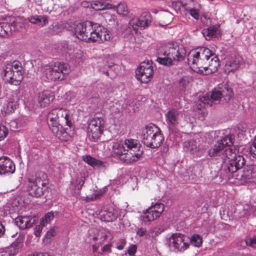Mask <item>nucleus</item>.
I'll use <instances>...</instances> for the list:
<instances>
[{"label":"nucleus","mask_w":256,"mask_h":256,"mask_svg":"<svg viewBox=\"0 0 256 256\" xmlns=\"http://www.w3.org/2000/svg\"><path fill=\"white\" fill-rule=\"evenodd\" d=\"M47 118L49 128L54 134L60 140H68L70 136L67 132L68 128L64 126L71 127L72 125L69 111L62 108H52L48 114Z\"/></svg>","instance_id":"obj_1"},{"label":"nucleus","mask_w":256,"mask_h":256,"mask_svg":"<svg viewBox=\"0 0 256 256\" xmlns=\"http://www.w3.org/2000/svg\"><path fill=\"white\" fill-rule=\"evenodd\" d=\"M112 155L117 156L126 164L138 161L142 154L141 145L134 139H126L122 141L112 142L110 144Z\"/></svg>","instance_id":"obj_2"},{"label":"nucleus","mask_w":256,"mask_h":256,"mask_svg":"<svg viewBox=\"0 0 256 256\" xmlns=\"http://www.w3.org/2000/svg\"><path fill=\"white\" fill-rule=\"evenodd\" d=\"M72 28L76 36L82 41L100 43L110 39V34L103 27L90 21L74 23Z\"/></svg>","instance_id":"obj_3"},{"label":"nucleus","mask_w":256,"mask_h":256,"mask_svg":"<svg viewBox=\"0 0 256 256\" xmlns=\"http://www.w3.org/2000/svg\"><path fill=\"white\" fill-rule=\"evenodd\" d=\"M222 158V168L228 180L235 178L236 171L242 168L246 163L244 156L236 155L231 148H228L224 150Z\"/></svg>","instance_id":"obj_4"},{"label":"nucleus","mask_w":256,"mask_h":256,"mask_svg":"<svg viewBox=\"0 0 256 256\" xmlns=\"http://www.w3.org/2000/svg\"><path fill=\"white\" fill-rule=\"evenodd\" d=\"M70 72L68 64L60 62H50L42 67V72L48 80L56 81L62 80Z\"/></svg>","instance_id":"obj_5"},{"label":"nucleus","mask_w":256,"mask_h":256,"mask_svg":"<svg viewBox=\"0 0 256 256\" xmlns=\"http://www.w3.org/2000/svg\"><path fill=\"white\" fill-rule=\"evenodd\" d=\"M164 140L162 131L156 125L147 126L142 130V142L147 147L158 148L162 144Z\"/></svg>","instance_id":"obj_6"},{"label":"nucleus","mask_w":256,"mask_h":256,"mask_svg":"<svg viewBox=\"0 0 256 256\" xmlns=\"http://www.w3.org/2000/svg\"><path fill=\"white\" fill-rule=\"evenodd\" d=\"M22 70L21 63L18 61L7 64L4 67V80L10 84L19 85L23 78Z\"/></svg>","instance_id":"obj_7"},{"label":"nucleus","mask_w":256,"mask_h":256,"mask_svg":"<svg viewBox=\"0 0 256 256\" xmlns=\"http://www.w3.org/2000/svg\"><path fill=\"white\" fill-rule=\"evenodd\" d=\"M28 192L30 196L40 198L44 194L48 184L47 176L44 173L39 174L36 178H28Z\"/></svg>","instance_id":"obj_8"},{"label":"nucleus","mask_w":256,"mask_h":256,"mask_svg":"<svg viewBox=\"0 0 256 256\" xmlns=\"http://www.w3.org/2000/svg\"><path fill=\"white\" fill-rule=\"evenodd\" d=\"M160 56H166L174 61L184 60L186 55L184 48L180 47L176 42H168L163 44L159 50Z\"/></svg>","instance_id":"obj_9"},{"label":"nucleus","mask_w":256,"mask_h":256,"mask_svg":"<svg viewBox=\"0 0 256 256\" xmlns=\"http://www.w3.org/2000/svg\"><path fill=\"white\" fill-rule=\"evenodd\" d=\"M104 120L102 117L96 116L91 119L88 124L87 134L88 140L97 142L104 132Z\"/></svg>","instance_id":"obj_10"},{"label":"nucleus","mask_w":256,"mask_h":256,"mask_svg":"<svg viewBox=\"0 0 256 256\" xmlns=\"http://www.w3.org/2000/svg\"><path fill=\"white\" fill-rule=\"evenodd\" d=\"M169 248L175 252H184L189 246L188 238L180 233L172 234L166 240Z\"/></svg>","instance_id":"obj_11"},{"label":"nucleus","mask_w":256,"mask_h":256,"mask_svg":"<svg viewBox=\"0 0 256 256\" xmlns=\"http://www.w3.org/2000/svg\"><path fill=\"white\" fill-rule=\"evenodd\" d=\"M153 62L151 60L141 62L136 71V76L138 80L147 84L154 76Z\"/></svg>","instance_id":"obj_12"},{"label":"nucleus","mask_w":256,"mask_h":256,"mask_svg":"<svg viewBox=\"0 0 256 256\" xmlns=\"http://www.w3.org/2000/svg\"><path fill=\"white\" fill-rule=\"evenodd\" d=\"M164 205L160 202L156 203L144 212L142 218L145 222L153 221L158 218L164 210Z\"/></svg>","instance_id":"obj_13"},{"label":"nucleus","mask_w":256,"mask_h":256,"mask_svg":"<svg viewBox=\"0 0 256 256\" xmlns=\"http://www.w3.org/2000/svg\"><path fill=\"white\" fill-rule=\"evenodd\" d=\"M234 178L241 184L255 182L256 181V166H248L240 174L236 175Z\"/></svg>","instance_id":"obj_14"},{"label":"nucleus","mask_w":256,"mask_h":256,"mask_svg":"<svg viewBox=\"0 0 256 256\" xmlns=\"http://www.w3.org/2000/svg\"><path fill=\"white\" fill-rule=\"evenodd\" d=\"M214 52L208 48L206 47L198 48L190 50L188 54L190 60L194 62L195 58H202V60H209Z\"/></svg>","instance_id":"obj_15"},{"label":"nucleus","mask_w":256,"mask_h":256,"mask_svg":"<svg viewBox=\"0 0 256 256\" xmlns=\"http://www.w3.org/2000/svg\"><path fill=\"white\" fill-rule=\"evenodd\" d=\"M14 162L8 157L0 158V174H12L15 172Z\"/></svg>","instance_id":"obj_16"},{"label":"nucleus","mask_w":256,"mask_h":256,"mask_svg":"<svg viewBox=\"0 0 256 256\" xmlns=\"http://www.w3.org/2000/svg\"><path fill=\"white\" fill-rule=\"evenodd\" d=\"M182 113L176 110H168L166 114V120L169 127H174L182 124Z\"/></svg>","instance_id":"obj_17"},{"label":"nucleus","mask_w":256,"mask_h":256,"mask_svg":"<svg viewBox=\"0 0 256 256\" xmlns=\"http://www.w3.org/2000/svg\"><path fill=\"white\" fill-rule=\"evenodd\" d=\"M194 60L192 62L190 60V57H188V64L191 69L196 72L204 74L206 72V66H207V60H202V58H194Z\"/></svg>","instance_id":"obj_18"},{"label":"nucleus","mask_w":256,"mask_h":256,"mask_svg":"<svg viewBox=\"0 0 256 256\" xmlns=\"http://www.w3.org/2000/svg\"><path fill=\"white\" fill-rule=\"evenodd\" d=\"M118 216V212L113 208L108 210H102L98 214V218L103 222H112L116 220Z\"/></svg>","instance_id":"obj_19"},{"label":"nucleus","mask_w":256,"mask_h":256,"mask_svg":"<svg viewBox=\"0 0 256 256\" xmlns=\"http://www.w3.org/2000/svg\"><path fill=\"white\" fill-rule=\"evenodd\" d=\"M54 99L53 93L48 90H44L38 94V103L41 108L48 106Z\"/></svg>","instance_id":"obj_20"},{"label":"nucleus","mask_w":256,"mask_h":256,"mask_svg":"<svg viewBox=\"0 0 256 256\" xmlns=\"http://www.w3.org/2000/svg\"><path fill=\"white\" fill-rule=\"evenodd\" d=\"M152 22L150 14L148 12H144L139 19L134 18L130 21V24L140 26L144 28L148 26Z\"/></svg>","instance_id":"obj_21"},{"label":"nucleus","mask_w":256,"mask_h":256,"mask_svg":"<svg viewBox=\"0 0 256 256\" xmlns=\"http://www.w3.org/2000/svg\"><path fill=\"white\" fill-rule=\"evenodd\" d=\"M17 30L18 24L16 22L11 23L0 22V36L4 37Z\"/></svg>","instance_id":"obj_22"},{"label":"nucleus","mask_w":256,"mask_h":256,"mask_svg":"<svg viewBox=\"0 0 256 256\" xmlns=\"http://www.w3.org/2000/svg\"><path fill=\"white\" fill-rule=\"evenodd\" d=\"M221 98L220 93L218 88H215L212 92L210 98L208 96H204L200 99V101L203 104L204 106V107L208 105L210 106H212V103H216V102L219 101Z\"/></svg>","instance_id":"obj_23"},{"label":"nucleus","mask_w":256,"mask_h":256,"mask_svg":"<svg viewBox=\"0 0 256 256\" xmlns=\"http://www.w3.org/2000/svg\"><path fill=\"white\" fill-rule=\"evenodd\" d=\"M242 62V58L238 55H234L228 60L225 64V70L228 72L237 70Z\"/></svg>","instance_id":"obj_24"},{"label":"nucleus","mask_w":256,"mask_h":256,"mask_svg":"<svg viewBox=\"0 0 256 256\" xmlns=\"http://www.w3.org/2000/svg\"><path fill=\"white\" fill-rule=\"evenodd\" d=\"M34 218L31 216H21L16 219V224L22 229L30 228L34 222Z\"/></svg>","instance_id":"obj_25"},{"label":"nucleus","mask_w":256,"mask_h":256,"mask_svg":"<svg viewBox=\"0 0 256 256\" xmlns=\"http://www.w3.org/2000/svg\"><path fill=\"white\" fill-rule=\"evenodd\" d=\"M210 60H208L206 64V72L204 74H208L209 73L216 72L220 66L218 58L214 53L210 56Z\"/></svg>","instance_id":"obj_26"},{"label":"nucleus","mask_w":256,"mask_h":256,"mask_svg":"<svg viewBox=\"0 0 256 256\" xmlns=\"http://www.w3.org/2000/svg\"><path fill=\"white\" fill-rule=\"evenodd\" d=\"M82 160L94 168H100L104 166L102 161L96 159L90 155H85L82 156Z\"/></svg>","instance_id":"obj_27"},{"label":"nucleus","mask_w":256,"mask_h":256,"mask_svg":"<svg viewBox=\"0 0 256 256\" xmlns=\"http://www.w3.org/2000/svg\"><path fill=\"white\" fill-rule=\"evenodd\" d=\"M220 25L215 24L202 30V34L207 40H210L214 36H216L218 32Z\"/></svg>","instance_id":"obj_28"},{"label":"nucleus","mask_w":256,"mask_h":256,"mask_svg":"<svg viewBox=\"0 0 256 256\" xmlns=\"http://www.w3.org/2000/svg\"><path fill=\"white\" fill-rule=\"evenodd\" d=\"M218 90L220 92L222 98H224L226 101H228L233 95L232 90L228 88V86L224 84H220L218 86Z\"/></svg>","instance_id":"obj_29"},{"label":"nucleus","mask_w":256,"mask_h":256,"mask_svg":"<svg viewBox=\"0 0 256 256\" xmlns=\"http://www.w3.org/2000/svg\"><path fill=\"white\" fill-rule=\"evenodd\" d=\"M18 105L17 100L10 99L6 102L3 106V110L8 114H10L15 110Z\"/></svg>","instance_id":"obj_30"},{"label":"nucleus","mask_w":256,"mask_h":256,"mask_svg":"<svg viewBox=\"0 0 256 256\" xmlns=\"http://www.w3.org/2000/svg\"><path fill=\"white\" fill-rule=\"evenodd\" d=\"M224 150L222 144H220V142L218 140L214 146L209 150L208 154L211 157L220 156Z\"/></svg>","instance_id":"obj_31"},{"label":"nucleus","mask_w":256,"mask_h":256,"mask_svg":"<svg viewBox=\"0 0 256 256\" xmlns=\"http://www.w3.org/2000/svg\"><path fill=\"white\" fill-rule=\"evenodd\" d=\"M29 20L31 23L36 24L41 26H42L48 23L47 18L42 16H31Z\"/></svg>","instance_id":"obj_32"},{"label":"nucleus","mask_w":256,"mask_h":256,"mask_svg":"<svg viewBox=\"0 0 256 256\" xmlns=\"http://www.w3.org/2000/svg\"><path fill=\"white\" fill-rule=\"evenodd\" d=\"M23 240L22 238H18L11 244L10 248H8L9 249H10L12 250L13 254L15 255L18 252V250L22 247L23 246Z\"/></svg>","instance_id":"obj_33"},{"label":"nucleus","mask_w":256,"mask_h":256,"mask_svg":"<svg viewBox=\"0 0 256 256\" xmlns=\"http://www.w3.org/2000/svg\"><path fill=\"white\" fill-rule=\"evenodd\" d=\"M162 232L160 228L154 227L148 230L146 234V238L152 240L154 238Z\"/></svg>","instance_id":"obj_34"},{"label":"nucleus","mask_w":256,"mask_h":256,"mask_svg":"<svg viewBox=\"0 0 256 256\" xmlns=\"http://www.w3.org/2000/svg\"><path fill=\"white\" fill-rule=\"evenodd\" d=\"M163 57H158L157 62L164 66H170L172 65L173 60L172 58L166 56H162Z\"/></svg>","instance_id":"obj_35"},{"label":"nucleus","mask_w":256,"mask_h":256,"mask_svg":"<svg viewBox=\"0 0 256 256\" xmlns=\"http://www.w3.org/2000/svg\"><path fill=\"white\" fill-rule=\"evenodd\" d=\"M116 12L118 14L126 16L128 12V9L126 3L121 2L116 6Z\"/></svg>","instance_id":"obj_36"},{"label":"nucleus","mask_w":256,"mask_h":256,"mask_svg":"<svg viewBox=\"0 0 256 256\" xmlns=\"http://www.w3.org/2000/svg\"><path fill=\"white\" fill-rule=\"evenodd\" d=\"M232 136H227L223 138L220 140H219L220 144H222L223 148L224 149V151L228 148H229L228 146L232 144Z\"/></svg>","instance_id":"obj_37"},{"label":"nucleus","mask_w":256,"mask_h":256,"mask_svg":"<svg viewBox=\"0 0 256 256\" xmlns=\"http://www.w3.org/2000/svg\"><path fill=\"white\" fill-rule=\"evenodd\" d=\"M185 146H188L187 148V151L190 152L194 154V152L198 151V146L196 142L194 140H191L188 142H186L184 144Z\"/></svg>","instance_id":"obj_38"},{"label":"nucleus","mask_w":256,"mask_h":256,"mask_svg":"<svg viewBox=\"0 0 256 256\" xmlns=\"http://www.w3.org/2000/svg\"><path fill=\"white\" fill-rule=\"evenodd\" d=\"M192 244L195 246H200L202 242V238L198 234H194L190 240Z\"/></svg>","instance_id":"obj_39"},{"label":"nucleus","mask_w":256,"mask_h":256,"mask_svg":"<svg viewBox=\"0 0 256 256\" xmlns=\"http://www.w3.org/2000/svg\"><path fill=\"white\" fill-rule=\"evenodd\" d=\"M54 214L53 212H49L47 213L44 217L40 220V224L45 225L46 224L50 222L54 218Z\"/></svg>","instance_id":"obj_40"},{"label":"nucleus","mask_w":256,"mask_h":256,"mask_svg":"<svg viewBox=\"0 0 256 256\" xmlns=\"http://www.w3.org/2000/svg\"><path fill=\"white\" fill-rule=\"evenodd\" d=\"M190 78L188 76H184L180 79L179 84L182 89L187 88L190 82Z\"/></svg>","instance_id":"obj_41"},{"label":"nucleus","mask_w":256,"mask_h":256,"mask_svg":"<svg viewBox=\"0 0 256 256\" xmlns=\"http://www.w3.org/2000/svg\"><path fill=\"white\" fill-rule=\"evenodd\" d=\"M161 18L162 22L167 25L171 22L172 18L170 13H166L162 16Z\"/></svg>","instance_id":"obj_42"},{"label":"nucleus","mask_w":256,"mask_h":256,"mask_svg":"<svg viewBox=\"0 0 256 256\" xmlns=\"http://www.w3.org/2000/svg\"><path fill=\"white\" fill-rule=\"evenodd\" d=\"M250 155L254 158H256V138L254 140L252 145L250 148Z\"/></svg>","instance_id":"obj_43"},{"label":"nucleus","mask_w":256,"mask_h":256,"mask_svg":"<svg viewBox=\"0 0 256 256\" xmlns=\"http://www.w3.org/2000/svg\"><path fill=\"white\" fill-rule=\"evenodd\" d=\"M8 130L4 126H0V140L7 136Z\"/></svg>","instance_id":"obj_44"},{"label":"nucleus","mask_w":256,"mask_h":256,"mask_svg":"<svg viewBox=\"0 0 256 256\" xmlns=\"http://www.w3.org/2000/svg\"><path fill=\"white\" fill-rule=\"evenodd\" d=\"M101 252L104 254H110L112 252V244H108L104 246L101 248Z\"/></svg>","instance_id":"obj_45"},{"label":"nucleus","mask_w":256,"mask_h":256,"mask_svg":"<svg viewBox=\"0 0 256 256\" xmlns=\"http://www.w3.org/2000/svg\"><path fill=\"white\" fill-rule=\"evenodd\" d=\"M100 245L98 244H92V250L94 254H96L97 256H102V253L98 251Z\"/></svg>","instance_id":"obj_46"},{"label":"nucleus","mask_w":256,"mask_h":256,"mask_svg":"<svg viewBox=\"0 0 256 256\" xmlns=\"http://www.w3.org/2000/svg\"><path fill=\"white\" fill-rule=\"evenodd\" d=\"M15 254H13L12 250L8 248H6V249L2 250L0 252V256H14Z\"/></svg>","instance_id":"obj_47"},{"label":"nucleus","mask_w":256,"mask_h":256,"mask_svg":"<svg viewBox=\"0 0 256 256\" xmlns=\"http://www.w3.org/2000/svg\"><path fill=\"white\" fill-rule=\"evenodd\" d=\"M44 225H43L40 223V224L36 226L34 230V234L36 236H40V234L42 232V230Z\"/></svg>","instance_id":"obj_48"},{"label":"nucleus","mask_w":256,"mask_h":256,"mask_svg":"<svg viewBox=\"0 0 256 256\" xmlns=\"http://www.w3.org/2000/svg\"><path fill=\"white\" fill-rule=\"evenodd\" d=\"M247 246H250L252 248H256V236L250 240V241H246Z\"/></svg>","instance_id":"obj_49"},{"label":"nucleus","mask_w":256,"mask_h":256,"mask_svg":"<svg viewBox=\"0 0 256 256\" xmlns=\"http://www.w3.org/2000/svg\"><path fill=\"white\" fill-rule=\"evenodd\" d=\"M137 246L135 244H132L128 248V253L130 256H133L136 251Z\"/></svg>","instance_id":"obj_50"},{"label":"nucleus","mask_w":256,"mask_h":256,"mask_svg":"<svg viewBox=\"0 0 256 256\" xmlns=\"http://www.w3.org/2000/svg\"><path fill=\"white\" fill-rule=\"evenodd\" d=\"M190 16L196 20H198L199 18V12L198 10L192 8L190 10Z\"/></svg>","instance_id":"obj_51"},{"label":"nucleus","mask_w":256,"mask_h":256,"mask_svg":"<svg viewBox=\"0 0 256 256\" xmlns=\"http://www.w3.org/2000/svg\"><path fill=\"white\" fill-rule=\"evenodd\" d=\"M146 230L144 228H138L136 231V234L140 236H146Z\"/></svg>","instance_id":"obj_52"},{"label":"nucleus","mask_w":256,"mask_h":256,"mask_svg":"<svg viewBox=\"0 0 256 256\" xmlns=\"http://www.w3.org/2000/svg\"><path fill=\"white\" fill-rule=\"evenodd\" d=\"M56 232L54 228L50 229L46 234V236L48 238H50L55 234Z\"/></svg>","instance_id":"obj_53"},{"label":"nucleus","mask_w":256,"mask_h":256,"mask_svg":"<svg viewBox=\"0 0 256 256\" xmlns=\"http://www.w3.org/2000/svg\"><path fill=\"white\" fill-rule=\"evenodd\" d=\"M136 108H138V107L134 106L133 102L129 104V106H127V110L130 112H134Z\"/></svg>","instance_id":"obj_54"},{"label":"nucleus","mask_w":256,"mask_h":256,"mask_svg":"<svg viewBox=\"0 0 256 256\" xmlns=\"http://www.w3.org/2000/svg\"><path fill=\"white\" fill-rule=\"evenodd\" d=\"M105 18L106 20H108L110 22H112V20L114 22L116 16L114 15L112 16L110 14H106Z\"/></svg>","instance_id":"obj_55"},{"label":"nucleus","mask_w":256,"mask_h":256,"mask_svg":"<svg viewBox=\"0 0 256 256\" xmlns=\"http://www.w3.org/2000/svg\"><path fill=\"white\" fill-rule=\"evenodd\" d=\"M84 176H81L79 180H78V184L82 186L84 184Z\"/></svg>","instance_id":"obj_56"},{"label":"nucleus","mask_w":256,"mask_h":256,"mask_svg":"<svg viewBox=\"0 0 256 256\" xmlns=\"http://www.w3.org/2000/svg\"><path fill=\"white\" fill-rule=\"evenodd\" d=\"M5 232V228L2 223L0 222V237L2 236Z\"/></svg>","instance_id":"obj_57"},{"label":"nucleus","mask_w":256,"mask_h":256,"mask_svg":"<svg viewBox=\"0 0 256 256\" xmlns=\"http://www.w3.org/2000/svg\"><path fill=\"white\" fill-rule=\"evenodd\" d=\"M28 256H50L47 253H38V254H34L32 255H30Z\"/></svg>","instance_id":"obj_58"},{"label":"nucleus","mask_w":256,"mask_h":256,"mask_svg":"<svg viewBox=\"0 0 256 256\" xmlns=\"http://www.w3.org/2000/svg\"><path fill=\"white\" fill-rule=\"evenodd\" d=\"M76 188H77V190L79 191L78 194H80V190H82V186H80V185L78 184H77L76 186Z\"/></svg>","instance_id":"obj_59"},{"label":"nucleus","mask_w":256,"mask_h":256,"mask_svg":"<svg viewBox=\"0 0 256 256\" xmlns=\"http://www.w3.org/2000/svg\"><path fill=\"white\" fill-rule=\"evenodd\" d=\"M123 248H124V246H123V245L119 246H118V250H122V249H123Z\"/></svg>","instance_id":"obj_60"},{"label":"nucleus","mask_w":256,"mask_h":256,"mask_svg":"<svg viewBox=\"0 0 256 256\" xmlns=\"http://www.w3.org/2000/svg\"><path fill=\"white\" fill-rule=\"evenodd\" d=\"M152 12L154 13V14H157L158 12V10H152Z\"/></svg>","instance_id":"obj_61"},{"label":"nucleus","mask_w":256,"mask_h":256,"mask_svg":"<svg viewBox=\"0 0 256 256\" xmlns=\"http://www.w3.org/2000/svg\"><path fill=\"white\" fill-rule=\"evenodd\" d=\"M80 55L81 56V52H80Z\"/></svg>","instance_id":"obj_62"}]
</instances>
